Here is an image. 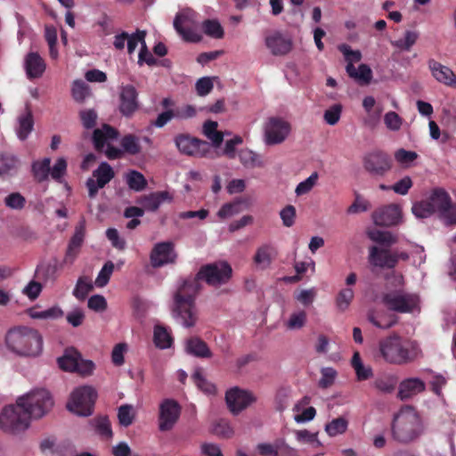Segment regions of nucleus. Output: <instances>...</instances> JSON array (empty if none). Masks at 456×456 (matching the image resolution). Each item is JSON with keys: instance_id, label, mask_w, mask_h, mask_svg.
I'll use <instances>...</instances> for the list:
<instances>
[{"instance_id": "f257e3e1", "label": "nucleus", "mask_w": 456, "mask_h": 456, "mask_svg": "<svg viewBox=\"0 0 456 456\" xmlns=\"http://www.w3.org/2000/svg\"><path fill=\"white\" fill-rule=\"evenodd\" d=\"M200 281L197 274L189 276L182 281L174 295L173 316L185 328L193 327L198 321L195 299L202 289Z\"/></svg>"}, {"instance_id": "f03ea898", "label": "nucleus", "mask_w": 456, "mask_h": 456, "mask_svg": "<svg viewBox=\"0 0 456 456\" xmlns=\"http://www.w3.org/2000/svg\"><path fill=\"white\" fill-rule=\"evenodd\" d=\"M381 357L390 364L404 365L422 356V351L415 340L403 339L394 334L379 341Z\"/></svg>"}, {"instance_id": "7ed1b4c3", "label": "nucleus", "mask_w": 456, "mask_h": 456, "mask_svg": "<svg viewBox=\"0 0 456 456\" xmlns=\"http://www.w3.org/2000/svg\"><path fill=\"white\" fill-rule=\"evenodd\" d=\"M391 431L394 440L409 444L421 436L424 427L417 411L411 405H404L394 416Z\"/></svg>"}, {"instance_id": "20e7f679", "label": "nucleus", "mask_w": 456, "mask_h": 456, "mask_svg": "<svg viewBox=\"0 0 456 456\" xmlns=\"http://www.w3.org/2000/svg\"><path fill=\"white\" fill-rule=\"evenodd\" d=\"M394 290H388L381 295V303L389 310L400 314L412 313L418 308L419 297L415 293L406 292L403 289L404 278L402 274L393 273L387 275Z\"/></svg>"}, {"instance_id": "39448f33", "label": "nucleus", "mask_w": 456, "mask_h": 456, "mask_svg": "<svg viewBox=\"0 0 456 456\" xmlns=\"http://www.w3.org/2000/svg\"><path fill=\"white\" fill-rule=\"evenodd\" d=\"M6 346L17 354L37 356L43 351V338L37 330L27 326H18L8 330L5 335Z\"/></svg>"}, {"instance_id": "423d86ee", "label": "nucleus", "mask_w": 456, "mask_h": 456, "mask_svg": "<svg viewBox=\"0 0 456 456\" xmlns=\"http://www.w3.org/2000/svg\"><path fill=\"white\" fill-rule=\"evenodd\" d=\"M21 403L17 400L15 404L7 405L2 410V431L20 435L29 428L31 419Z\"/></svg>"}, {"instance_id": "0eeeda50", "label": "nucleus", "mask_w": 456, "mask_h": 456, "mask_svg": "<svg viewBox=\"0 0 456 456\" xmlns=\"http://www.w3.org/2000/svg\"><path fill=\"white\" fill-rule=\"evenodd\" d=\"M30 419H38L46 415L53 406V399L45 389H35L19 397Z\"/></svg>"}, {"instance_id": "6e6552de", "label": "nucleus", "mask_w": 456, "mask_h": 456, "mask_svg": "<svg viewBox=\"0 0 456 456\" xmlns=\"http://www.w3.org/2000/svg\"><path fill=\"white\" fill-rule=\"evenodd\" d=\"M173 25L183 41L198 43L201 40V36L197 32L198 13L192 9L186 8L177 12Z\"/></svg>"}, {"instance_id": "1a4fd4ad", "label": "nucleus", "mask_w": 456, "mask_h": 456, "mask_svg": "<svg viewBox=\"0 0 456 456\" xmlns=\"http://www.w3.org/2000/svg\"><path fill=\"white\" fill-rule=\"evenodd\" d=\"M96 397L97 393L92 387H79L71 393L67 408L78 416H90L93 413Z\"/></svg>"}, {"instance_id": "9d476101", "label": "nucleus", "mask_w": 456, "mask_h": 456, "mask_svg": "<svg viewBox=\"0 0 456 456\" xmlns=\"http://www.w3.org/2000/svg\"><path fill=\"white\" fill-rule=\"evenodd\" d=\"M362 167L371 177H384L393 167V159L384 151L373 150L363 156Z\"/></svg>"}, {"instance_id": "9b49d317", "label": "nucleus", "mask_w": 456, "mask_h": 456, "mask_svg": "<svg viewBox=\"0 0 456 456\" xmlns=\"http://www.w3.org/2000/svg\"><path fill=\"white\" fill-rule=\"evenodd\" d=\"M232 269L224 261L215 262L202 265L197 273V279L210 286L226 283L232 277Z\"/></svg>"}, {"instance_id": "f8f14e48", "label": "nucleus", "mask_w": 456, "mask_h": 456, "mask_svg": "<svg viewBox=\"0 0 456 456\" xmlns=\"http://www.w3.org/2000/svg\"><path fill=\"white\" fill-rule=\"evenodd\" d=\"M175 142L178 151L188 156L206 157L211 151V145L208 142L188 134L176 135Z\"/></svg>"}, {"instance_id": "ddd939ff", "label": "nucleus", "mask_w": 456, "mask_h": 456, "mask_svg": "<svg viewBox=\"0 0 456 456\" xmlns=\"http://www.w3.org/2000/svg\"><path fill=\"white\" fill-rule=\"evenodd\" d=\"M290 132V125L281 118H269L265 125V141L267 145H275L285 141Z\"/></svg>"}, {"instance_id": "4468645a", "label": "nucleus", "mask_w": 456, "mask_h": 456, "mask_svg": "<svg viewBox=\"0 0 456 456\" xmlns=\"http://www.w3.org/2000/svg\"><path fill=\"white\" fill-rule=\"evenodd\" d=\"M225 402L231 412L237 415L256 402V396L248 390L234 387L226 392Z\"/></svg>"}, {"instance_id": "2eb2a0df", "label": "nucleus", "mask_w": 456, "mask_h": 456, "mask_svg": "<svg viewBox=\"0 0 456 456\" xmlns=\"http://www.w3.org/2000/svg\"><path fill=\"white\" fill-rule=\"evenodd\" d=\"M181 414V407L174 399H165L159 405V428L160 431L171 430Z\"/></svg>"}, {"instance_id": "dca6fc26", "label": "nucleus", "mask_w": 456, "mask_h": 456, "mask_svg": "<svg viewBox=\"0 0 456 456\" xmlns=\"http://www.w3.org/2000/svg\"><path fill=\"white\" fill-rule=\"evenodd\" d=\"M115 173L112 167L107 163L102 162L93 172V176L95 178H88L86 181V188L88 189V196L94 199L99 189L103 188L114 177Z\"/></svg>"}, {"instance_id": "f3484780", "label": "nucleus", "mask_w": 456, "mask_h": 456, "mask_svg": "<svg viewBox=\"0 0 456 456\" xmlns=\"http://www.w3.org/2000/svg\"><path fill=\"white\" fill-rule=\"evenodd\" d=\"M118 100V110L124 117H132L139 109L138 92L132 85L120 86Z\"/></svg>"}, {"instance_id": "a211bd4d", "label": "nucleus", "mask_w": 456, "mask_h": 456, "mask_svg": "<svg viewBox=\"0 0 456 456\" xmlns=\"http://www.w3.org/2000/svg\"><path fill=\"white\" fill-rule=\"evenodd\" d=\"M176 257L177 254L175 251V244L171 241L157 243L150 255L151 264L155 268L174 264Z\"/></svg>"}, {"instance_id": "6ab92c4d", "label": "nucleus", "mask_w": 456, "mask_h": 456, "mask_svg": "<svg viewBox=\"0 0 456 456\" xmlns=\"http://www.w3.org/2000/svg\"><path fill=\"white\" fill-rule=\"evenodd\" d=\"M368 262L372 271L375 268L393 269L396 266L395 256L388 248L371 246L369 248Z\"/></svg>"}, {"instance_id": "aec40b11", "label": "nucleus", "mask_w": 456, "mask_h": 456, "mask_svg": "<svg viewBox=\"0 0 456 456\" xmlns=\"http://www.w3.org/2000/svg\"><path fill=\"white\" fill-rule=\"evenodd\" d=\"M401 219V209L395 204L379 208L372 213V220L379 226L396 225Z\"/></svg>"}, {"instance_id": "412c9836", "label": "nucleus", "mask_w": 456, "mask_h": 456, "mask_svg": "<svg viewBox=\"0 0 456 456\" xmlns=\"http://www.w3.org/2000/svg\"><path fill=\"white\" fill-rule=\"evenodd\" d=\"M426 390L425 382L419 378L403 379L398 386L397 398L406 401Z\"/></svg>"}, {"instance_id": "4be33fe9", "label": "nucleus", "mask_w": 456, "mask_h": 456, "mask_svg": "<svg viewBox=\"0 0 456 456\" xmlns=\"http://www.w3.org/2000/svg\"><path fill=\"white\" fill-rule=\"evenodd\" d=\"M86 236V224L81 221L75 229V232L71 237L65 254L64 262L72 264L77 256L80 248L84 242Z\"/></svg>"}, {"instance_id": "5701e85b", "label": "nucleus", "mask_w": 456, "mask_h": 456, "mask_svg": "<svg viewBox=\"0 0 456 456\" xmlns=\"http://www.w3.org/2000/svg\"><path fill=\"white\" fill-rule=\"evenodd\" d=\"M265 45L273 55H285L292 49V40L280 32L265 37Z\"/></svg>"}, {"instance_id": "b1692460", "label": "nucleus", "mask_w": 456, "mask_h": 456, "mask_svg": "<svg viewBox=\"0 0 456 456\" xmlns=\"http://www.w3.org/2000/svg\"><path fill=\"white\" fill-rule=\"evenodd\" d=\"M24 68L28 79H36L41 77L46 69L45 60L38 53L29 52L24 60Z\"/></svg>"}, {"instance_id": "393cba45", "label": "nucleus", "mask_w": 456, "mask_h": 456, "mask_svg": "<svg viewBox=\"0 0 456 456\" xmlns=\"http://www.w3.org/2000/svg\"><path fill=\"white\" fill-rule=\"evenodd\" d=\"M119 133L115 127L104 124L101 128H96L93 133V142L96 151H102L108 140H115Z\"/></svg>"}, {"instance_id": "a878e982", "label": "nucleus", "mask_w": 456, "mask_h": 456, "mask_svg": "<svg viewBox=\"0 0 456 456\" xmlns=\"http://www.w3.org/2000/svg\"><path fill=\"white\" fill-rule=\"evenodd\" d=\"M429 68L432 75L438 82L456 87V75L450 68L435 61L429 63Z\"/></svg>"}, {"instance_id": "bb28decb", "label": "nucleus", "mask_w": 456, "mask_h": 456, "mask_svg": "<svg viewBox=\"0 0 456 456\" xmlns=\"http://www.w3.org/2000/svg\"><path fill=\"white\" fill-rule=\"evenodd\" d=\"M172 197L167 191H156L151 192L148 195H142L137 200V203L140 204L144 210L156 211L159 206L167 200H171Z\"/></svg>"}, {"instance_id": "cd10ccee", "label": "nucleus", "mask_w": 456, "mask_h": 456, "mask_svg": "<svg viewBox=\"0 0 456 456\" xmlns=\"http://www.w3.org/2000/svg\"><path fill=\"white\" fill-rule=\"evenodd\" d=\"M277 256V250L271 244H263L260 246L253 257V261L262 269L269 267Z\"/></svg>"}, {"instance_id": "c85d7f7f", "label": "nucleus", "mask_w": 456, "mask_h": 456, "mask_svg": "<svg viewBox=\"0 0 456 456\" xmlns=\"http://www.w3.org/2000/svg\"><path fill=\"white\" fill-rule=\"evenodd\" d=\"M19 126L17 128V134L20 140H26L28 134L31 133L34 127V118L32 110L28 104H26V107L22 113L18 117Z\"/></svg>"}, {"instance_id": "c756f323", "label": "nucleus", "mask_w": 456, "mask_h": 456, "mask_svg": "<svg viewBox=\"0 0 456 456\" xmlns=\"http://www.w3.org/2000/svg\"><path fill=\"white\" fill-rule=\"evenodd\" d=\"M186 352L200 358H209L212 353L205 341L199 337H191L186 341Z\"/></svg>"}, {"instance_id": "7c9ffc66", "label": "nucleus", "mask_w": 456, "mask_h": 456, "mask_svg": "<svg viewBox=\"0 0 456 456\" xmlns=\"http://www.w3.org/2000/svg\"><path fill=\"white\" fill-rule=\"evenodd\" d=\"M451 200L448 192L442 188L434 189L428 199L429 204L433 207V211L438 212L439 215L449 206Z\"/></svg>"}, {"instance_id": "2f4dec72", "label": "nucleus", "mask_w": 456, "mask_h": 456, "mask_svg": "<svg viewBox=\"0 0 456 456\" xmlns=\"http://www.w3.org/2000/svg\"><path fill=\"white\" fill-rule=\"evenodd\" d=\"M397 383L398 379L395 375L384 373L378 376L374 379L372 385L379 392L385 395H390L395 390Z\"/></svg>"}, {"instance_id": "473e14b6", "label": "nucleus", "mask_w": 456, "mask_h": 456, "mask_svg": "<svg viewBox=\"0 0 456 456\" xmlns=\"http://www.w3.org/2000/svg\"><path fill=\"white\" fill-rule=\"evenodd\" d=\"M346 69L350 77L354 78L361 84L368 85L371 81L372 71L367 64H360L358 69H355L354 64H346Z\"/></svg>"}, {"instance_id": "72a5a7b5", "label": "nucleus", "mask_w": 456, "mask_h": 456, "mask_svg": "<svg viewBox=\"0 0 456 456\" xmlns=\"http://www.w3.org/2000/svg\"><path fill=\"white\" fill-rule=\"evenodd\" d=\"M51 159L45 158L42 160H35L31 164V173L37 183L46 181L51 170Z\"/></svg>"}, {"instance_id": "f704fd0d", "label": "nucleus", "mask_w": 456, "mask_h": 456, "mask_svg": "<svg viewBox=\"0 0 456 456\" xmlns=\"http://www.w3.org/2000/svg\"><path fill=\"white\" fill-rule=\"evenodd\" d=\"M80 354L74 349L66 350L65 354L58 358V364L60 368L66 371H75L77 368V362Z\"/></svg>"}, {"instance_id": "c9c22d12", "label": "nucleus", "mask_w": 456, "mask_h": 456, "mask_svg": "<svg viewBox=\"0 0 456 456\" xmlns=\"http://www.w3.org/2000/svg\"><path fill=\"white\" fill-rule=\"evenodd\" d=\"M352 366L359 381L367 380L373 375L371 367L363 365L358 352H355L352 357Z\"/></svg>"}, {"instance_id": "e433bc0d", "label": "nucleus", "mask_w": 456, "mask_h": 456, "mask_svg": "<svg viewBox=\"0 0 456 456\" xmlns=\"http://www.w3.org/2000/svg\"><path fill=\"white\" fill-rule=\"evenodd\" d=\"M239 159L240 163L247 168L263 166L260 156L248 149H241L239 151Z\"/></svg>"}, {"instance_id": "4c0bfd02", "label": "nucleus", "mask_w": 456, "mask_h": 456, "mask_svg": "<svg viewBox=\"0 0 456 456\" xmlns=\"http://www.w3.org/2000/svg\"><path fill=\"white\" fill-rule=\"evenodd\" d=\"M203 133L216 147L220 146L224 141L222 132L217 131V122L216 121H206L203 125Z\"/></svg>"}, {"instance_id": "58836bf2", "label": "nucleus", "mask_w": 456, "mask_h": 456, "mask_svg": "<svg viewBox=\"0 0 456 456\" xmlns=\"http://www.w3.org/2000/svg\"><path fill=\"white\" fill-rule=\"evenodd\" d=\"M154 343L157 347L161 349L169 348L172 346L173 339L167 330L160 325L154 328Z\"/></svg>"}, {"instance_id": "ea45409f", "label": "nucleus", "mask_w": 456, "mask_h": 456, "mask_svg": "<svg viewBox=\"0 0 456 456\" xmlns=\"http://www.w3.org/2000/svg\"><path fill=\"white\" fill-rule=\"evenodd\" d=\"M126 183L134 191H141L147 186V181L143 175L135 170H131L126 174Z\"/></svg>"}, {"instance_id": "a19ab883", "label": "nucleus", "mask_w": 456, "mask_h": 456, "mask_svg": "<svg viewBox=\"0 0 456 456\" xmlns=\"http://www.w3.org/2000/svg\"><path fill=\"white\" fill-rule=\"evenodd\" d=\"M191 379L195 385L204 393L213 395L216 393V387L214 384L208 382L204 377L203 370L198 368L193 372Z\"/></svg>"}, {"instance_id": "79ce46f5", "label": "nucleus", "mask_w": 456, "mask_h": 456, "mask_svg": "<svg viewBox=\"0 0 456 456\" xmlns=\"http://www.w3.org/2000/svg\"><path fill=\"white\" fill-rule=\"evenodd\" d=\"M120 145L123 149V151L130 155H136L141 151L139 139L137 136L132 134L123 136L120 141Z\"/></svg>"}, {"instance_id": "37998d69", "label": "nucleus", "mask_w": 456, "mask_h": 456, "mask_svg": "<svg viewBox=\"0 0 456 456\" xmlns=\"http://www.w3.org/2000/svg\"><path fill=\"white\" fill-rule=\"evenodd\" d=\"M96 433L104 439L112 437V430L109 419L107 417H99L92 420Z\"/></svg>"}, {"instance_id": "c03bdc74", "label": "nucleus", "mask_w": 456, "mask_h": 456, "mask_svg": "<svg viewBox=\"0 0 456 456\" xmlns=\"http://www.w3.org/2000/svg\"><path fill=\"white\" fill-rule=\"evenodd\" d=\"M20 161L18 158L10 152L2 153V175L15 174L18 170Z\"/></svg>"}, {"instance_id": "a18cd8bd", "label": "nucleus", "mask_w": 456, "mask_h": 456, "mask_svg": "<svg viewBox=\"0 0 456 456\" xmlns=\"http://www.w3.org/2000/svg\"><path fill=\"white\" fill-rule=\"evenodd\" d=\"M418 37L419 35L417 32L407 30L403 38L392 42V45L401 51H410L413 45H415Z\"/></svg>"}, {"instance_id": "49530a36", "label": "nucleus", "mask_w": 456, "mask_h": 456, "mask_svg": "<svg viewBox=\"0 0 456 456\" xmlns=\"http://www.w3.org/2000/svg\"><path fill=\"white\" fill-rule=\"evenodd\" d=\"M354 297V292L352 289H350V288L342 289L338 293V295L336 297L337 307L341 312L346 311L349 307Z\"/></svg>"}, {"instance_id": "de8ad7c7", "label": "nucleus", "mask_w": 456, "mask_h": 456, "mask_svg": "<svg viewBox=\"0 0 456 456\" xmlns=\"http://www.w3.org/2000/svg\"><path fill=\"white\" fill-rule=\"evenodd\" d=\"M204 33L213 38H222L224 29L221 24L216 20H206L202 23Z\"/></svg>"}, {"instance_id": "09e8293b", "label": "nucleus", "mask_w": 456, "mask_h": 456, "mask_svg": "<svg viewBox=\"0 0 456 456\" xmlns=\"http://www.w3.org/2000/svg\"><path fill=\"white\" fill-rule=\"evenodd\" d=\"M347 420L342 417L337 418L328 423L325 427V430L330 436H335L346 432L347 429Z\"/></svg>"}, {"instance_id": "8fccbe9b", "label": "nucleus", "mask_w": 456, "mask_h": 456, "mask_svg": "<svg viewBox=\"0 0 456 456\" xmlns=\"http://www.w3.org/2000/svg\"><path fill=\"white\" fill-rule=\"evenodd\" d=\"M368 236L371 240L387 247L396 242L395 238L389 232H383L379 230L370 231L368 232Z\"/></svg>"}, {"instance_id": "3c124183", "label": "nucleus", "mask_w": 456, "mask_h": 456, "mask_svg": "<svg viewBox=\"0 0 456 456\" xmlns=\"http://www.w3.org/2000/svg\"><path fill=\"white\" fill-rule=\"evenodd\" d=\"M411 211L418 218H428L435 213L428 200L414 203Z\"/></svg>"}, {"instance_id": "603ef678", "label": "nucleus", "mask_w": 456, "mask_h": 456, "mask_svg": "<svg viewBox=\"0 0 456 456\" xmlns=\"http://www.w3.org/2000/svg\"><path fill=\"white\" fill-rule=\"evenodd\" d=\"M306 320L307 314L305 311L301 310L292 313L287 322V328L289 330H299L305 325Z\"/></svg>"}, {"instance_id": "864d4df0", "label": "nucleus", "mask_w": 456, "mask_h": 456, "mask_svg": "<svg viewBox=\"0 0 456 456\" xmlns=\"http://www.w3.org/2000/svg\"><path fill=\"white\" fill-rule=\"evenodd\" d=\"M114 271V264L111 261H107L101 271L99 272L97 278L95 280V284L97 287H104L108 284L110 276Z\"/></svg>"}, {"instance_id": "5fc2aeb1", "label": "nucleus", "mask_w": 456, "mask_h": 456, "mask_svg": "<svg viewBox=\"0 0 456 456\" xmlns=\"http://www.w3.org/2000/svg\"><path fill=\"white\" fill-rule=\"evenodd\" d=\"M368 320L377 328L383 330L390 329L397 322V317L393 315L378 318L374 314H369Z\"/></svg>"}, {"instance_id": "6e6d98bb", "label": "nucleus", "mask_w": 456, "mask_h": 456, "mask_svg": "<svg viewBox=\"0 0 456 456\" xmlns=\"http://www.w3.org/2000/svg\"><path fill=\"white\" fill-rule=\"evenodd\" d=\"M118 418L119 424L121 426H124V427L130 426L133 423L134 418L133 407L128 404L121 405L118 408Z\"/></svg>"}, {"instance_id": "4d7b16f0", "label": "nucleus", "mask_w": 456, "mask_h": 456, "mask_svg": "<svg viewBox=\"0 0 456 456\" xmlns=\"http://www.w3.org/2000/svg\"><path fill=\"white\" fill-rule=\"evenodd\" d=\"M342 105L334 104L330 108L325 110L323 118L325 122L330 126L336 125L341 117Z\"/></svg>"}, {"instance_id": "13d9d810", "label": "nucleus", "mask_w": 456, "mask_h": 456, "mask_svg": "<svg viewBox=\"0 0 456 456\" xmlns=\"http://www.w3.org/2000/svg\"><path fill=\"white\" fill-rule=\"evenodd\" d=\"M322 378L319 380L321 388H328L333 385L337 377V371L330 367H325L321 370Z\"/></svg>"}, {"instance_id": "bf43d9fd", "label": "nucleus", "mask_w": 456, "mask_h": 456, "mask_svg": "<svg viewBox=\"0 0 456 456\" xmlns=\"http://www.w3.org/2000/svg\"><path fill=\"white\" fill-rule=\"evenodd\" d=\"M317 179L318 174L314 172L308 178L297 184L295 190L296 194L301 196L308 193L315 185Z\"/></svg>"}, {"instance_id": "052dcab7", "label": "nucleus", "mask_w": 456, "mask_h": 456, "mask_svg": "<svg viewBox=\"0 0 456 456\" xmlns=\"http://www.w3.org/2000/svg\"><path fill=\"white\" fill-rule=\"evenodd\" d=\"M93 289L91 283L87 282L84 277L77 280L73 295L79 300H84L89 292Z\"/></svg>"}, {"instance_id": "680f3d73", "label": "nucleus", "mask_w": 456, "mask_h": 456, "mask_svg": "<svg viewBox=\"0 0 456 456\" xmlns=\"http://www.w3.org/2000/svg\"><path fill=\"white\" fill-rule=\"evenodd\" d=\"M384 123L387 129L398 131L403 125V118L395 111H388L384 116Z\"/></svg>"}, {"instance_id": "e2e57ef3", "label": "nucleus", "mask_w": 456, "mask_h": 456, "mask_svg": "<svg viewBox=\"0 0 456 456\" xmlns=\"http://www.w3.org/2000/svg\"><path fill=\"white\" fill-rule=\"evenodd\" d=\"M146 32L143 30H136L135 33L128 36L127 38V52L129 54L133 53L138 44H141V46L143 45L145 42Z\"/></svg>"}, {"instance_id": "0e129e2a", "label": "nucleus", "mask_w": 456, "mask_h": 456, "mask_svg": "<svg viewBox=\"0 0 456 456\" xmlns=\"http://www.w3.org/2000/svg\"><path fill=\"white\" fill-rule=\"evenodd\" d=\"M338 50L344 54L347 64H353L354 62H358L362 59V53L358 50H353L351 47L346 44L340 45L338 46Z\"/></svg>"}, {"instance_id": "69168bd1", "label": "nucleus", "mask_w": 456, "mask_h": 456, "mask_svg": "<svg viewBox=\"0 0 456 456\" xmlns=\"http://www.w3.org/2000/svg\"><path fill=\"white\" fill-rule=\"evenodd\" d=\"M67 161L64 158H59L50 170V175L53 180L60 181L66 174Z\"/></svg>"}, {"instance_id": "338daca9", "label": "nucleus", "mask_w": 456, "mask_h": 456, "mask_svg": "<svg viewBox=\"0 0 456 456\" xmlns=\"http://www.w3.org/2000/svg\"><path fill=\"white\" fill-rule=\"evenodd\" d=\"M5 205L12 209H21L24 208L26 200L20 192H12L4 200Z\"/></svg>"}, {"instance_id": "774afa93", "label": "nucleus", "mask_w": 456, "mask_h": 456, "mask_svg": "<svg viewBox=\"0 0 456 456\" xmlns=\"http://www.w3.org/2000/svg\"><path fill=\"white\" fill-rule=\"evenodd\" d=\"M275 456H298V452L297 449L289 446L284 439H277Z\"/></svg>"}]
</instances>
